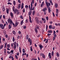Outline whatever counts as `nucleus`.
I'll list each match as a JSON object with an SVG mask.
<instances>
[{
    "instance_id": "c03bdc74",
    "label": "nucleus",
    "mask_w": 60,
    "mask_h": 60,
    "mask_svg": "<svg viewBox=\"0 0 60 60\" xmlns=\"http://www.w3.org/2000/svg\"><path fill=\"white\" fill-rule=\"evenodd\" d=\"M46 19L47 20H49V18L47 16L46 17Z\"/></svg>"
},
{
    "instance_id": "9b49d317",
    "label": "nucleus",
    "mask_w": 60,
    "mask_h": 60,
    "mask_svg": "<svg viewBox=\"0 0 60 60\" xmlns=\"http://www.w3.org/2000/svg\"><path fill=\"white\" fill-rule=\"evenodd\" d=\"M47 7H45V8L42 9V11H47Z\"/></svg>"
},
{
    "instance_id": "4d7b16f0",
    "label": "nucleus",
    "mask_w": 60,
    "mask_h": 60,
    "mask_svg": "<svg viewBox=\"0 0 60 60\" xmlns=\"http://www.w3.org/2000/svg\"><path fill=\"white\" fill-rule=\"evenodd\" d=\"M7 53H8V54H10V53H11V52H10L9 51H7Z\"/></svg>"
},
{
    "instance_id": "0eeeda50",
    "label": "nucleus",
    "mask_w": 60,
    "mask_h": 60,
    "mask_svg": "<svg viewBox=\"0 0 60 60\" xmlns=\"http://www.w3.org/2000/svg\"><path fill=\"white\" fill-rule=\"evenodd\" d=\"M9 58L10 59H11L12 58V60H14V58H13V56H12V55H11L9 56Z\"/></svg>"
},
{
    "instance_id": "864d4df0",
    "label": "nucleus",
    "mask_w": 60,
    "mask_h": 60,
    "mask_svg": "<svg viewBox=\"0 0 60 60\" xmlns=\"http://www.w3.org/2000/svg\"><path fill=\"white\" fill-rule=\"evenodd\" d=\"M25 8H28V6L27 5H26L25 6Z\"/></svg>"
},
{
    "instance_id": "20e7f679",
    "label": "nucleus",
    "mask_w": 60,
    "mask_h": 60,
    "mask_svg": "<svg viewBox=\"0 0 60 60\" xmlns=\"http://www.w3.org/2000/svg\"><path fill=\"white\" fill-rule=\"evenodd\" d=\"M31 7L30 8V10L31 11L32 10V11H33L34 9V7L33 8H33V7L32 6H33V4H32V2H31Z\"/></svg>"
},
{
    "instance_id": "e433bc0d",
    "label": "nucleus",
    "mask_w": 60,
    "mask_h": 60,
    "mask_svg": "<svg viewBox=\"0 0 60 60\" xmlns=\"http://www.w3.org/2000/svg\"><path fill=\"white\" fill-rule=\"evenodd\" d=\"M26 22L25 23H28V20L27 19H26Z\"/></svg>"
},
{
    "instance_id": "f257e3e1",
    "label": "nucleus",
    "mask_w": 60,
    "mask_h": 60,
    "mask_svg": "<svg viewBox=\"0 0 60 60\" xmlns=\"http://www.w3.org/2000/svg\"><path fill=\"white\" fill-rule=\"evenodd\" d=\"M8 23H10V25H12V24L13 26H14L15 27V24L14 23H13L12 21V20H11V19H9L8 20Z\"/></svg>"
},
{
    "instance_id": "5701e85b",
    "label": "nucleus",
    "mask_w": 60,
    "mask_h": 60,
    "mask_svg": "<svg viewBox=\"0 0 60 60\" xmlns=\"http://www.w3.org/2000/svg\"><path fill=\"white\" fill-rule=\"evenodd\" d=\"M57 7H58V5H57V4L55 3V7L56 8Z\"/></svg>"
},
{
    "instance_id": "774afa93",
    "label": "nucleus",
    "mask_w": 60,
    "mask_h": 60,
    "mask_svg": "<svg viewBox=\"0 0 60 60\" xmlns=\"http://www.w3.org/2000/svg\"><path fill=\"white\" fill-rule=\"evenodd\" d=\"M32 4H34V0H32Z\"/></svg>"
},
{
    "instance_id": "cd10ccee",
    "label": "nucleus",
    "mask_w": 60,
    "mask_h": 60,
    "mask_svg": "<svg viewBox=\"0 0 60 60\" xmlns=\"http://www.w3.org/2000/svg\"><path fill=\"white\" fill-rule=\"evenodd\" d=\"M23 24V20H22L20 24L21 25H22Z\"/></svg>"
},
{
    "instance_id": "72a5a7b5",
    "label": "nucleus",
    "mask_w": 60,
    "mask_h": 60,
    "mask_svg": "<svg viewBox=\"0 0 60 60\" xmlns=\"http://www.w3.org/2000/svg\"><path fill=\"white\" fill-rule=\"evenodd\" d=\"M13 4L14 5H15V4H16V3L15 2V1H14L13 2Z\"/></svg>"
},
{
    "instance_id": "37998d69",
    "label": "nucleus",
    "mask_w": 60,
    "mask_h": 60,
    "mask_svg": "<svg viewBox=\"0 0 60 60\" xmlns=\"http://www.w3.org/2000/svg\"><path fill=\"white\" fill-rule=\"evenodd\" d=\"M7 14L9 13V9H7Z\"/></svg>"
},
{
    "instance_id": "f03ea898",
    "label": "nucleus",
    "mask_w": 60,
    "mask_h": 60,
    "mask_svg": "<svg viewBox=\"0 0 60 60\" xmlns=\"http://www.w3.org/2000/svg\"><path fill=\"white\" fill-rule=\"evenodd\" d=\"M35 20L37 24H39L40 22L39 21V18L37 17H36L35 18Z\"/></svg>"
},
{
    "instance_id": "c85d7f7f",
    "label": "nucleus",
    "mask_w": 60,
    "mask_h": 60,
    "mask_svg": "<svg viewBox=\"0 0 60 60\" xmlns=\"http://www.w3.org/2000/svg\"><path fill=\"white\" fill-rule=\"evenodd\" d=\"M19 51L20 53H21V50L20 47H19Z\"/></svg>"
},
{
    "instance_id": "e2e57ef3",
    "label": "nucleus",
    "mask_w": 60,
    "mask_h": 60,
    "mask_svg": "<svg viewBox=\"0 0 60 60\" xmlns=\"http://www.w3.org/2000/svg\"><path fill=\"white\" fill-rule=\"evenodd\" d=\"M18 1L19 3H21V1H20V0H18Z\"/></svg>"
},
{
    "instance_id": "58836bf2",
    "label": "nucleus",
    "mask_w": 60,
    "mask_h": 60,
    "mask_svg": "<svg viewBox=\"0 0 60 60\" xmlns=\"http://www.w3.org/2000/svg\"><path fill=\"white\" fill-rule=\"evenodd\" d=\"M51 55L52 56H53V55H54V52L52 51V52Z\"/></svg>"
},
{
    "instance_id": "4c0bfd02",
    "label": "nucleus",
    "mask_w": 60,
    "mask_h": 60,
    "mask_svg": "<svg viewBox=\"0 0 60 60\" xmlns=\"http://www.w3.org/2000/svg\"><path fill=\"white\" fill-rule=\"evenodd\" d=\"M12 40L13 42H14L15 41V39L14 37H13Z\"/></svg>"
},
{
    "instance_id": "0e129e2a",
    "label": "nucleus",
    "mask_w": 60,
    "mask_h": 60,
    "mask_svg": "<svg viewBox=\"0 0 60 60\" xmlns=\"http://www.w3.org/2000/svg\"><path fill=\"white\" fill-rule=\"evenodd\" d=\"M26 26H25L24 27V29H26Z\"/></svg>"
},
{
    "instance_id": "1a4fd4ad",
    "label": "nucleus",
    "mask_w": 60,
    "mask_h": 60,
    "mask_svg": "<svg viewBox=\"0 0 60 60\" xmlns=\"http://www.w3.org/2000/svg\"><path fill=\"white\" fill-rule=\"evenodd\" d=\"M39 47L40 49L41 50V49L43 48V46H42V45L41 44H40L39 45Z\"/></svg>"
},
{
    "instance_id": "6e6552de",
    "label": "nucleus",
    "mask_w": 60,
    "mask_h": 60,
    "mask_svg": "<svg viewBox=\"0 0 60 60\" xmlns=\"http://www.w3.org/2000/svg\"><path fill=\"white\" fill-rule=\"evenodd\" d=\"M15 7H14V6H13V10L14 12L15 13V14H16V11H15Z\"/></svg>"
},
{
    "instance_id": "4be33fe9",
    "label": "nucleus",
    "mask_w": 60,
    "mask_h": 60,
    "mask_svg": "<svg viewBox=\"0 0 60 60\" xmlns=\"http://www.w3.org/2000/svg\"><path fill=\"white\" fill-rule=\"evenodd\" d=\"M35 31L36 33H38V30H37V29L36 28H35Z\"/></svg>"
},
{
    "instance_id": "f3484780",
    "label": "nucleus",
    "mask_w": 60,
    "mask_h": 60,
    "mask_svg": "<svg viewBox=\"0 0 60 60\" xmlns=\"http://www.w3.org/2000/svg\"><path fill=\"white\" fill-rule=\"evenodd\" d=\"M56 54L57 56V57H59V53H58V52H57Z\"/></svg>"
},
{
    "instance_id": "2eb2a0df",
    "label": "nucleus",
    "mask_w": 60,
    "mask_h": 60,
    "mask_svg": "<svg viewBox=\"0 0 60 60\" xmlns=\"http://www.w3.org/2000/svg\"><path fill=\"white\" fill-rule=\"evenodd\" d=\"M48 11L49 13H50V11H51V10H50V8L49 7H48Z\"/></svg>"
},
{
    "instance_id": "b1692460",
    "label": "nucleus",
    "mask_w": 60,
    "mask_h": 60,
    "mask_svg": "<svg viewBox=\"0 0 60 60\" xmlns=\"http://www.w3.org/2000/svg\"><path fill=\"white\" fill-rule=\"evenodd\" d=\"M48 33H52V31L51 30H49L48 31Z\"/></svg>"
},
{
    "instance_id": "473e14b6",
    "label": "nucleus",
    "mask_w": 60,
    "mask_h": 60,
    "mask_svg": "<svg viewBox=\"0 0 60 60\" xmlns=\"http://www.w3.org/2000/svg\"><path fill=\"white\" fill-rule=\"evenodd\" d=\"M7 47H8V48H9L10 47V45L8 44L7 45Z\"/></svg>"
},
{
    "instance_id": "423d86ee",
    "label": "nucleus",
    "mask_w": 60,
    "mask_h": 60,
    "mask_svg": "<svg viewBox=\"0 0 60 60\" xmlns=\"http://www.w3.org/2000/svg\"><path fill=\"white\" fill-rule=\"evenodd\" d=\"M28 41L30 42V44H32V40H31V39H30V38H29L28 39Z\"/></svg>"
},
{
    "instance_id": "ea45409f",
    "label": "nucleus",
    "mask_w": 60,
    "mask_h": 60,
    "mask_svg": "<svg viewBox=\"0 0 60 60\" xmlns=\"http://www.w3.org/2000/svg\"><path fill=\"white\" fill-rule=\"evenodd\" d=\"M18 7L19 8V9H20V7H21V5L20 4H19L18 5Z\"/></svg>"
},
{
    "instance_id": "a211bd4d",
    "label": "nucleus",
    "mask_w": 60,
    "mask_h": 60,
    "mask_svg": "<svg viewBox=\"0 0 60 60\" xmlns=\"http://www.w3.org/2000/svg\"><path fill=\"white\" fill-rule=\"evenodd\" d=\"M50 56V57H49V58H51V53H49V56Z\"/></svg>"
},
{
    "instance_id": "2f4dec72",
    "label": "nucleus",
    "mask_w": 60,
    "mask_h": 60,
    "mask_svg": "<svg viewBox=\"0 0 60 60\" xmlns=\"http://www.w3.org/2000/svg\"><path fill=\"white\" fill-rule=\"evenodd\" d=\"M35 11H33V12L32 13V15H34V14H35Z\"/></svg>"
},
{
    "instance_id": "dca6fc26",
    "label": "nucleus",
    "mask_w": 60,
    "mask_h": 60,
    "mask_svg": "<svg viewBox=\"0 0 60 60\" xmlns=\"http://www.w3.org/2000/svg\"><path fill=\"white\" fill-rule=\"evenodd\" d=\"M42 57H43V58H45V55H44V54L42 53Z\"/></svg>"
},
{
    "instance_id": "6e6d98bb",
    "label": "nucleus",
    "mask_w": 60,
    "mask_h": 60,
    "mask_svg": "<svg viewBox=\"0 0 60 60\" xmlns=\"http://www.w3.org/2000/svg\"><path fill=\"white\" fill-rule=\"evenodd\" d=\"M13 45H16V42H15L14 43H13Z\"/></svg>"
},
{
    "instance_id": "c756f323",
    "label": "nucleus",
    "mask_w": 60,
    "mask_h": 60,
    "mask_svg": "<svg viewBox=\"0 0 60 60\" xmlns=\"http://www.w3.org/2000/svg\"><path fill=\"white\" fill-rule=\"evenodd\" d=\"M13 33L14 34V35L16 34V32L14 31H13Z\"/></svg>"
},
{
    "instance_id": "603ef678",
    "label": "nucleus",
    "mask_w": 60,
    "mask_h": 60,
    "mask_svg": "<svg viewBox=\"0 0 60 60\" xmlns=\"http://www.w3.org/2000/svg\"><path fill=\"white\" fill-rule=\"evenodd\" d=\"M15 57L16 58V59H18V56H17V55H15Z\"/></svg>"
},
{
    "instance_id": "393cba45",
    "label": "nucleus",
    "mask_w": 60,
    "mask_h": 60,
    "mask_svg": "<svg viewBox=\"0 0 60 60\" xmlns=\"http://www.w3.org/2000/svg\"><path fill=\"white\" fill-rule=\"evenodd\" d=\"M8 28L9 29H11V26L10 24H9L8 26Z\"/></svg>"
},
{
    "instance_id": "f704fd0d",
    "label": "nucleus",
    "mask_w": 60,
    "mask_h": 60,
    "mask_svg": "<svg viewBox=\"0 0 60 60\" xmlns=\"http://www.w3.org/2000/svg\"><path fill=\"white\" fill-rule=\"evenodd\" d=\"M31 14H32V12H29V15H31Z\"/></svg>"
},
{
    "instance_id": "6ab92c4d",
    "label": "nucleus",
    "mask_w": 60,
    "mask_h": 60,
    "mask_svg": "<svg viewBox=\"0 0 60 60\" xmlns=\"http://www.w3.org/2000/svg\"><path fill=\"white\" fill-rule=\"evenodd\" d=\"M44 2H42V4H41V7H43V5H44Z\"/></svg>"
},
{
    "instance_id": "8fccbe9b",
    "label": "nucleus",
    "mask_w": 60,
    "mask_h": 60,
    "mask_svg": "<svg viewBox=\"0 0 60 60\" xmlns=\"http://www.w3.org/2000/svg\"><path fill=\"white\" fill-rule=\"evenodd\" d=\"M20 18H21V19H23V18L22 15L20 16Z\"/></svg>"
},
{
    "instance_id": "de8ad7c7",
    "label": "nucleus",
    "mask_w": 60,
    "mask_h": 60,
    "mask_svg": "<svg viewBox=\"0 0 60 60\" xmlns=\"http://www.w3.org/2000/svg\"><path fill=\"white\" fill-rule=\"evenodd\" d=\"M55 39H56V37H54L53 38V41H54V40H55Z\"/></svg>"
},
{
    "instance_id": "aec40b11",
    "label": "nucleus",
    "mask_w": 60,
    "mask_h": 60,
    "mask_svg": "<svg viewBox=\"0 0 60 60\" xmlns=\"http://www.w3.org/2000/svg\"><path fill=\"white\" fill-rule=\"evenodd\" d=\"M18 22H16L15 24V27H16L18 26Z\"/></svg>"
},
{
    "instance_id": "680f3d73",
    "label": "nucleus",
    "mask_w": 60,
    "mask_h": 60,
    "mask_svg": "<svg viewBox=\"0 0 60 60\" xmlns=\"http://www.w3.org/2000/svg\"><path fill=\"white\" fill-rule=\"evenodd\" d=\"M29 21H30V23H32V20H31V19Z\"/></svg>"
},
{
    "instance_id": "bf43d9fd",
    "label": "nucleus",
    "mask_w": 60,
    "mask_h": 60,
    "mask_svg": "<svg viewBox=\"0 0 60 60\" xmlns=\"http://www.w3.org/2000/svg\"><path fill=\"white\" fill-rule=\"evenodd\" d=\"M7 42L5 43V45H4L6 47V45H7Z\"/></svg>"
},
{
    "instance_id": "69168bd1",
    "label": "nucleus",
    "mask_w": 60,
    "mask_h": 60,
    "mask_svg": "<svg viewBox=\"0 0 60 60\" xmlns=\"http://www.w3.org/2000/svg\"><path fill=\"white\" fill-rule=\"evenodd\" d=\"M52 14L53 15V17H55V14H54V12H53Z\"/></svg>"
},
{
    "instance_id": "c9c22d12",
    "label": "nucleus",
    "mask_w": 60,
    "mask_h": 60,
    "mask_svg": "<svg viewBox=\"0 0 60 60\" xmlns=\"http://www.w3.org/2000/svg\"><path fill=\"white\" fill-rule=\"evenodd\" d=\"M22 52L23 53H25V49H23Z\"/></svg>"
},
{
    "instance_id": "052dcab7",
    "label": "nucleus",
    "mask_w": 60,
    "mask_h": 60,
    "mask_svg": "<svg viewBox=\"0 0 60 60\" xmlns=\"http://www.w3.org/2000/svg\"><path fill=\"white\" fill-rule=\"evenodd\" d=\"M48 39H46V41H45V43H47L48 42Z\"/></svg>"
},
{
    "instance_id": "bb28decb",
    "label": "nucleus",
    "mask_w": 60,
    "mask_h": 60,
    "mask_svg": "<svg viewBox=\"0 0 60 60\" xmlns=\"http://www.w3.org/2000/svg\"><path fill=\"white\" fill-rule=\"evenodd\" d=\"M49 29H52V26H49Z\"/></svg>"
},
{
    "instance_id": "f8f14e48",
    "label": "nucleus",
    "mask_w": 60,
    "mask_h": 60,
    "mask_svg": "<svg viewBox=\"0 0 60 60\" xmlns=\"http://www.w3.org/2000/svg\"><path fill=\"white\" fill-rule=\"evenodd\" d=\"M42 20H43V21H44V23H46V19H44L43 18H42Z\"/></svg>"
},
{
    "instance_id": "a878e982",
    "label": "nucleus",
    "mask_w": 60,
    "mask_h": 60,
    "mask_svg": "<svg viewBox=\"0 0 60 60\" xmlns=\"http://www.w3.org/2000/svg\"><path fill=\"white\" fill-rule=\"evenodd\" d=\"M26 39L27 40H28V35H27L26 36Z\"/></svg>"
},
{
    "instance_id": "79ce46f5",
    "label": "nucleus",
    "mask_w": 60,
    "mask_h": 60,
    "mask_svg": "<svg viewBox=\"0 0 60 60\" xmlns=\"http://www.w3.org/2000/svg\"><path fill=\"white\" fill-rule=\"evenodd\" d=\"M14 45V49H15L16 48V45Z\"/></svg>"
},
{
    "instance_id": "412c9836",
    "label": "nucleus",
    "mask_w": 60,
    "mask_h": 60,
    "mask_svg": "<svg viewBox=\"0 0 60 60\" xmlns=\"http://www.w3.org/2000/svg\"><path fill=\"white\" fill-rule=\"evenodd\" d=\"M4 47V45H2L0 46V49H1L3 48V47Z\"/></svg>"
},
{
    "instance_id": "49530a36",
    "label": "nucleus",
    "mask_w": 60,
    "mask_h": 60,
    "mask_svg": "<svg viewBox=\"0 0 60 60\" xmlns=\"http://www.w3.org/2000/svg\"><path fill=\"white\" fill-rule=\"evenodd\" d=\"M30 50L31 51H33V50H32V46H31L30 47Z\"/></svg>"
},
{
    "instance_id": "3c124183",
    "label": "nucleus",
    "mask_w": 60,
    "mask_h": 60,
    "mask_svg": "<svg viewBox=\"0 0 60 60\" xmlns=\"http://www.w3.org/2000/svg\"><path fill=\"white\" fill-rule=\"evenodd\" d=\"M3 19H5V15H4L3 16Z\"/></svg>"
},
{
    "instance_id": "4468645a",
    "label": "nucleus",
    "mask_w": 60,
    "mask_h": 60,
    "mask_svg": "<svg viewBox=\"0 0 60 60\" xmlns=\"http://www.w3.org/2000/svg\"><path fill=\"white\" fill-rule=\"evenodd\" d=\"M21 9L22 10V9H23V8H24V4L23 3H22V5H21Z\"/></svg>"
},
{
    "instance_id": "7c9ffc66",
    "label": "nucleus",
    "mask_w": 60,
    "mask_h": 60,
    "mask_svg": "<svg viewBox=\"0 0 60 60\" xmlns=\"http://www.w3.org/2000/svg\"><path fill=\"white\" fill-rule=\"evenodd\" d=\"M56 13H57V14H58V11H59V10L58 9H57L56 10Z\"/></svg>"
},
{
    "instance_id": "a19ab883",
    "label": "nucleus",
    "mask_w": 60,
    "mask_h": 60,
    "mask_svg": "<svg viewBox=\"0 0 60 60\" xmlns=\"http://www.w3.org/2000/svg\"><path fill=\"white\" fill-rule=\"evenodd\" d=\"M2 8V10H3V11H5V8Z\"/></svg>"
},
{
    "instance_id": "39448f33",
    "label": "nucleus",
    "mask_w": 60,
    "mask_h": 60,
    "mask_svg": "<svg viewBox=\"0 0 60 60\" xmlns=\"http://www.w3.org/2000/svg\"><path fill=\"white\" fill-rule=\"evenodd\" d=\"M0 27L2 29H4V25H3V24H0Z\"/></svg>"
},
{
    "instance_id": "338daca9",
    "label": "nucleus",
    "mask_w": 60,
    "mask_h": 60,
    "mask_svg": "<svg viewBox=\"0 0 60 60\" xmlns=\"http://www.w3.org/2000/svg\"><path fill=\"white\" fill-rule=\"evenodd\" d=\"M46 30H47V29H48V25H46Z\"/></svg>"
},
{
    "instance_id": "9d476101",
    "label": "nucleus",
    "mask_w": 60,
    "mask_h": 60,
    "mask_svg": "<svg viewBox=\"0 0 60 60\" xmlns=\"http://www.w3.org/2000/svg\"><path fill=\"white\" fill-rule=\"evenodd\" d=\"M15 11L16 12V14H18L19 13V11L18 10H17V9H15Z\"/></svg>"
},
{
    "instance_id": "09e8293b",
    "label": "nucleus",
    "mask_w": 60,
    "mask_h": 60,
    "mask_svg": "<svg viewBox=\"0 0 60 60\" xmlns=\"http://www.w3.org/2000/svg\"><path fill=\"white\" fill-rule=\"evenodd\" d=\"M11 53H13V50H11L10 51Z\"/></svg>"
},
{
    "instance_id": "a18cd8bd",
    "label": "nucleus",
    "mask_w": 60,
    "mask_h": 60,
    "mask_svg": "<svg viewBox=\"0 0 60 60\" xmlns=\"http://www.w3.org/2000/svg\"><path fill=\"white\" fill-rule=\"evenodd\" d=\"M23 13H24L25 12V8H24L23 9Z\"/></svg>"
},
{
    "instance_id": "ddd939ff",
    "label": "nucleus",
    "mask_w": 60,
    "mask_h": 60,
    "mask_svg": "<svg viewBox=\"0 0 60 60\" xmlns=\"http://www.w3.org/2000/svg\"><path fill=\"white\" fill-rule=\"evenodd\" d=\"M10 16H11L12 18H13V17H14V16H13V14L11 12L10 13Z\"/></svg>"
},
{
    "instance_id": "7ed1b4c3",
    "label": "nucleus",
    "mask_w": 60,
    "mask_h": 60,
    "mask_svg": "<svg viewBox=\"0 0 60 60\" xmlns=\"http://www.w3.org/2000/svg\"><path fill=\"white\" fill-rule=\"evenodd\" d=\"M45 4L47 5V8H48V7H49V6H50V4L49 3L48 4V2H47V0H46L45 1Z\"/></svg>"
},
{
    "instance_id": "5fc2aeb1",
    "label": "nucleus",
    "mask_w": 60,
    "mask_h": 60,
    "mask_svg": "<svg viewBox=\"0 0 60 60\" xmlns=\"http://www.w3.org/2000/svg\"><path fill=\"white\" fill-rule=\"evenodd\" d=\"M8 4H10L11 5V3H10V2H8Z\"/></svg>"
},
{
    "instance_id": "13d9d810",
    "label": "nucleus",
    "mask_w": 60,
    "mask_h": 60,
    "mask_svg": "<svg viewBox=\"0 0 60 60\" xmlns=\"http://www.w3.org/2000/svg\"><path fill=\"white\" fill-rule=\"evenodd\" d=\"M5 37L6 38H8V35H5Z\"/></svg>"
}]
</instances>
